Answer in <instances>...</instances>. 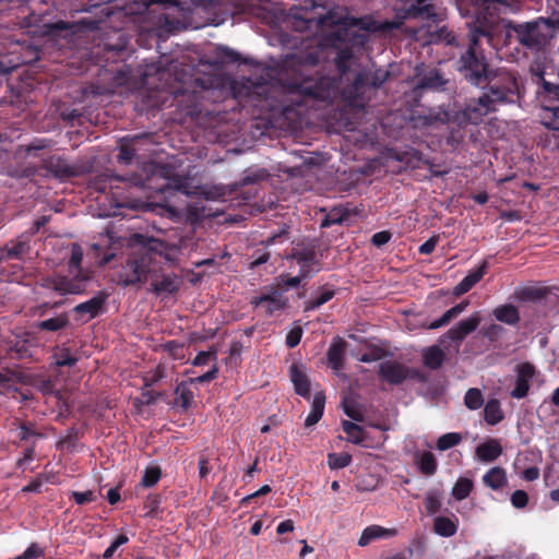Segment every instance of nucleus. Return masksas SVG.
I'll use <instances>...</instances> for the list:
<instances>
[{"mask_svg":"<svg viewBox=\"0 0 559 559\" xmlns=\"http://www.w3.org/2000/svg\"><path fill=\"white\" fill-rule=\"evenodd\" d=\"M473 490V481L469 478L461 477L452 488V496L455 500L466 499Z\"/></svg>","mask_w":559,"mask_h":559,"instance_id":"46","label":"nucleus"},{"mask_svg":"<svg viewBox=\"0 0 559 559\" xmlns=\"http://www.w3.org/2000/svg\"><path fill=\"white\" fill-rule=\"evenodd\" d=\"M516 379L510 395L513 399H524L530 391V383L536 374V368L531 362H522L515 367Z\"/></svg>","mask_w":559,"mask_h":559,"instance_id":"20","label":"nucleus"},{"mask_svg":"<svg viewBox=\"0 0 559 559\" xmlns=\"http://www.w3.org/2000/svg\"><path fill=\"white\" fill-rule=\"evenodd\" d=\"M53 145V141L47 138H35L27 144H22L16 146L13 153V158L16 164L21 166L17 169L24 167V163L28 158H38L41 162V158H47L45 156V152L51 148Z\"/></svg>","mask_w":559,"mask_h":559,"instance_id":"15","label":"nucleus"},{"mask_svg":"<svg viewBox=\"0 0 559 559\" xmlns=\"http://www.w3.org/2000/svg\"><path fill=\"white\" fill-rule=\"evenodd\" d=\"M385 355L386 352L383 348L378 346H371L366 353L361 354V356L359 357V361L367 364L373 362L381 360L382 358L385 357Z\"/></svg>","mask_w":559,"mask_h":559,"instance_id":"60","label":"nucleus"},{"mask_svg":"<svg viewBox=\"0 0 559 559\" xmlns=\"http://www.w3.org/2000/svg\"><path fill=\"white\" fill-rule=\"evenodd\" d=\"M39 169H45L47 174L61 181L83 175L82 166L71 165L68 159L60 155H49L47 158H41V164H27L21 169H13L10 176L14 178H32L38 174Z\"/></svg>","mask_w":559,"mask_h":559,"instance_id":"10","label":"nucleus"},{"mask_svg":"<svg viewBox=\"0 0 559 559\" xmlns=\"http://www.w3.org/2000/svg\"><path fill=\"white\" fill-rule=\"evenodd\" d=\"M511 503L516 509L525 508L527 506V503H528V495H527V492L522 490V489L515 490L511 495Z\"/></svg>","mask_w":559,"mask_h":559,"instance_id":"64","label":"nucleus"},{"mask_svg":"<svg viewBox=\"0 0 559 559\" xmlns=\"http://www.w3.org/2000/svg\"><path fill=\"white\" fill-rule=\"evenodd\" d=\"M548 290L544 287L525 286L514 292V297L519 301H539L547 296Z\"/></svg>","mask_w":559,"mask_h":559,"instance_id":"39","label":"nucleus"},{"mask_svg":"<svg viewBox=\"0 0 559 559\" xmlns=\"http://www.w3.org/2000/svg\"><path fill=\"white\" fill-rule=\"evenodd\" d=\"M97 498L98 493L94 490L72 491L70 493V499L73 500L79 506L94 502L97 500Z\"/></svg>","mask_w":559,"mask_h":559,"instance_id":"59","label":"nucleus"},{"mask_svg":"<svg viewBox=\"0 0 559 559\" xmlns=\"http://www.w3.org/2000/svg\"><path fill=\"white\" fill-rule=\"evenodd\" d=\"M290 380L294 384L295 392L305 397H310V382L307 374L296 365L290 367Z\"/></svg>","mask_w":559,"mask_h":559,"instance_id":"32","label":"nucleus"},{"mask_svg":"<svg viewBox=\"0 0 559 559\" xmlns=\"http://www.w3.org/2000/svg\"><path fill=\"white\" fill-rule=\"evenodd\" d=\"M468 300H463L460 304L453 306L448 309L439 319L430 322L427 325L429 330H436L441 326L449 324L453 319H455L459 314H461L468 306Z\"/></svg>","mask_w":559,"mask_h":559,"instance_id":"34","label":"nucleus"},{"mask_svg":"<svg viewBox=\"0 0 559 559\" xmlns=\"http://www.w3.org/2000/svg\"><path fill=\"white\" fill-rule=\"evenodd\" d=\"M459 528V519L452 516H437L433 520V532L442 537H452L456 534Z\"/></svg>","mask_w":559,"mask_h":559,"instance_id":"30","label":"nucleus"},{"mask_svg":"<svg viewBox=\"0 0 559 559\" xmlns=\"http://www.w3.org/2000/svg\"><path fill=\"white\" fill-rule=\"evenodd\" d=\"M352 59H353V51L350 48H343V49L338 50L337 56L335 58V64L342 75L346 74Z\"/></svg>","mask_w":559,"mask_h":559,"instance_id":"57","label":"nucleus"},{"mask_svg":"<svg viewBox=\"0 0 559 559\" xmlns=\"http://www.w3.org/2000/svg\"><path fill=\"white\" fill-rule=\"evenodd\" d=\"M100 190L108 185L110 189L118 187L117 182H123L127 187L140 188L152 191L164 197L180 192L190 195L191 183L188 177L176 175L175 168L170 165L159 163H143L140 173H132L126 176L110 175L99 180Z\"/></svg>","mask_w":559,"mask_h":559,"instance_id":"3","label":"nucleus"},{"mask_svg":"<svg viewBox=\"0 0 559 559\" xmlns=\"http://www.w3.org/2000/svg\"><path fill=\"white\" fill-rule=\"evenodd\" d=\"M307 278H311V276H306V273H304L301 271H299V273L293 277H286L285 275H280L276 278L277 284H276L275 288L283 289V294H284L288 288H294V287L299 286L300 283Z\"/></svg>","mask_w":559,"mask_h":559,"instance_id":"48","label":"nucleus"},{"mask_svg":"<svg viewBox=\"0 0 559 559\" xmlns=\"http://www.w3.org/2000/svg\"><path fill=\"white\" fill-rule=\"evenodd\" d=\"M396 528H385L377 524L369 525L362 531L358 545L360 547H366L376 539L391 538L396 536Z\"/></svg>","mask_w":559,"mask_h":559,"instance_id":"25","label":"nucleus"},{"mask_svg":"<svg viewBox=\"0 0 559 559\" xmlns=\"http://www.w3.org/2000/svg\"><path fill=\"white\" fill-rule=\"evenodd\" d=\"M342 428L343 431L347 435L348 441L355 444H362L366 440L367 433L359 425L353 421L343 420Z\"/></svg>","mask_w":559,"mask_h":559,"instance_id":"43","label":"nucleus"},{"mask_svg":"<svg viewBox=\"0 0 559 559\" xmlns=\"http://www.w3.org/2000/svg\"><path fill=\"white\" fill-rule=\"evenodd\" d=\"M31 236L26 234L20 235L16 239L10 240L2 248H0V260H22L29 253Z\"/></svg>","mask_w":559,"mask_h":559,"instance_id":"21","label":"nucleus"},{"mask_svg":"<svg viewBox=\"0 0 559 559\" xmlns=\"http://www.w3.org/2000/svg\"><path fill=\"white\" fill-rule=\"evenodd\" d=\"M269 173L264 168L247 169L241 179L234 183V191L243 195V200L249 201L257 194L255 185L265 180Z\"/></svg>","mask_w":559,"mask_h":559,"instance_id":"19","label":"nucleus"},{"mask_svg":"<svg viewBox=\"0 0 559 559\" xmlns=\"http://www.w3.org/2000/svg\"><path fill=\"white\" fill-rule=\"evenodd\" d=\"M481 321L479 312H474L466 319L461 320L454 324L445 333V337L453 342L461 343L467 335L477 330Z\"/></svg>","mask_w":559,"mask_h":559,"instance_id":"22","label":"nucleus"},{"mask_svg":"<svg viewBox=\"0 0 559 559\" xmlns=\"http://www.w3.org/2000/svg\"><path fill=\"white\" fill-rule=\"evenodd\" d=\"M504 418L499 400H489L484 407V419L488 425L495 426Z\"/></svg>","mask_w":559,"mask_h":559,"instance_id":"40","label":"nucleus"},{"mask_svg":"<svg viewBox=\"0 0 559 559\" xmlns=\"http://www.w3.org/2000/svg\"><path fill=\"white\" fill-rule=\"evenodd\" d=\"M539 117L547 129L559 131V107H542Z\"/></svg>","mask_w":559,"mask_h":559,"instance_id":"44","label":"nucleus"},{"mask_svg":"<svg viewBox=\"0 0 559 559\" xmlns=\"http://www.w3.org/2000/svg\"><path fill=\"white\" fill-rule=\"evenodd\" d=\"M135 245L119 273V283L127 287L151 281L152 290L157 294H174L178 290L177 276L163 273L164 265L170 261L166 242L134 235Z\"/></svg>","mask_w":559,"mask_h":559,"instance_id":"2","label":"nucleus"},{"mask_svg":"<svg viewBox=\"0 0 559 559\" xmlns=\"http://www.w3.org/2000/svg\"><path fill=\"white\" fill-rule=\"evenodd\" d=\"M144 139L143 135H135L132 138H122L119 142V154L117 155V162L120 165H130L136 154L138 144Z\"/></svg>","mask_w":559,"mask_h":559,"instance_id":"23","label":"nucleus"},{"mask_svg":"<svg viewBox=\"0 0 559 559\" xmlns=\"http://www.w3.org/2000/svg\"><path fill=\"white\" fill-rule=\"evenodd\" d=\"M445 80L438 70L427 72L418 82L413 80L404 82V94L407 97V105L418 103L425 91H442L445 88Z\"/></svg>","mask_w":559,"mask_h":559,"instance_id":"13","label":"nucleus"},{"mask_svg":"<svg viewBox=\"0 0 559 559\" xmlns=\"http://www.w3.org/2000/svg\"><path fill=\"white\" fill-rule=\"evenodd\" d=\"M437 460L433 453L426 451L421 454L418 461V468L421 474L426 476H431L437 472Z\"/></svg>","mask_w":559,"mask_h":559,"instance_id":"47","label":"nucleus"},{"mask_svg":"<svg viewBox=\"0 0 559 559\" xmlns=\"http://www.w3.org/2000/svg\"><path fill=\"white\" fill-rule=\"evenodd\" d=\"M492 316L497 321L512 326L519 324L521 320L519 309L512 304L496 307L492 310Z\"/></svg>","mask_w":559,"mask_h":559,"instance_id":"31","label":"nucleus"},{"mask_svg":"<svg viewBox=\"0 0 559 559\" xmlns=\"http://www.w3.org/2000/svg\"><path fill=\"white\" fill-rule=\"evenodd\" d=\"M109 295L104 290H99L91 299L78 304L73 308L75 319L82 322H88L107 311V299Z\"/></svg>","mask_w":559,"mask_h":559,"instance_id":"16","label":"nucleus"},{"mask_svg":"<svg viewBox=\"0 0 559 559\" xmlns=\"http://www.w3.org/2000/svg\"><path fill=\"white\" fill-rule=\"evenodd\" d=\"M16 437L19 438L20 441H29L32 443L33 440L36 441L37 438H43V433L37 432L34 429V425L32 423H22L19 426Z\"/></svg>","mask_w":559,"mask_h":559,"instance_id":"52","label":"nucleus"},{"mask_svg":"<svg viewBox=\"0 0 559 559\" xmlns=\"http://www.w3.org/2000/svg\"><path fill=\"white\" fill-rule=\"evenodd\" d=\"M491 29L481 23L469 29V48L460 59V71L474 85L480 86L487 81V63L483 56H477L476 46L480 37L491 38Z\"/></svg>","mask_w":559,"mask_h":559,"instance_id":"6","label":"nucleus"},{"mask_svg":"<svg viewBox=\"0 0 559 559\" xmlns=\"http://www.w3.org/2000/svg\"><path fill=\"white\" fill-rule=\"evenodd\" d=\"M83 250L80 245L72 243L68 262L69 275L55 273L41 280V286L55 290L59 295H79L85 292L90 276L83 273L81 263Z\"/></svg>","mask_w":559,"mask_h":559,"instance_id":"5","label":"nucleus"},{"mask_svg":"<svg viewBox=\"0 0 559 559\" xmlns=\"http://www.w3.org/2000/svg\"><path fill=\"white\" fill-rule=\"evenodd\" d=\"M520 102V94L516 82L512 78H507L503 84H489L487 91L478 97V105H514Z\"/></svg>","mask_w":559,"mask_h":559,"instance_id":"12","label":"nucleus"},{"mask_svg":"<svg viewBox=\"0 0 559 559\" xmlns=\"http://www.w3.org/2000/svg\"><path fill=\"white\" fill-rule=\"evenodd\" d=\"M444 360L445 354L438 345L429 346L423 350V364L431 370L441 368Z\"/></svg>","mask_w":559,"mask_h":559,"instance_id":"33","label":"nucleus"},{"mask_svg":"<svg viewBox=\"0 0 559 559\" xmlns=\"http://www.w3.org/2000/svg\"><path fill=\"white\" fill-rule=\"evenodd\" d=\"M468 300H463L460 304L453 306L448 309L439 319L430 322L427 325L429 330H436L441 326L449 324L453 319H455L459 314H461L468 306Z\"/></svg>","mask_w":559,"mask_h":559,"instance_id":"35","label":"nucleus"},{"mask_svg":"<svg viewBox=\"0 0 559 559\" xmlns=\"http://www.w3.org/2000/svg\"><path fill=\"white\" fill-rule=\"evenodd\" d=\"M163 475L162 468L157 464H148L142 475L140 486L143 488H152L158 484Z\"/></svg>","mask_w":559,"mask_h":559,"instance_id":"42","label":"nucleus"},{"mask_svg":"<svg viewBox=\"0 0 559 559\" xmlns=\"http://www.w3.org/2000/svg\"><path fill=\"white\" fill-rule=\"evenodd\" d=\"M427 0H395L401 7L395 9L393 20L373 21L370 17H354L347 13L332 9L324 14L319 13L320 5L311 2L310 7L290 9L287 24L295 31L314 32L322 37L321 44L337 48L343 43L342 27L357 26L368 32H384L400 28L408 17L418 16L428 11Z\"/></svg>","mask_w":559,"mask_h":559,"instance_id":"1","label":"nucleus"},{"mask_svg":"<svg viewBox=\"0 0 559 559\" xmlns=\"http://www.w3.org/2000/svg\"><path fill=\"white\" fill-rule=\"evenodd\" d=\"M129 542V537L124 534H120L118 535L114 540L112 543L110 544V546L104 551L103 554V559H110L114 554L117 551V549L127 544Z\"/></svg>","mask_w":559,"mask_h":559,"instance_id":"62","label":"nucleus"},{"mask_svg":"<svg viewBox=\"0 0 559 559\" xmlns=\"http://www.w3.org/2000/svg\"><path fill=\"white\" fill-rule=\"evenodd\" d=\"M23 373L17 369L0 366V394L11 390L16 391V385L22 382Z\"/></svg>","mask_w":559,"mask_h":559,"instance_id":"29","label":"nucleus"},{"mask_svg":"<svg viewBox=\"0 0 559 559\" xmlns=\"http://www.w3.org/2000/svg\"><path fill=\"white\" fill-rule=\"evenodd\" d=\"M325 406V395L323 392H317L313 396L311 411L306 417L305 426L311 427L316 425L323 416Z\"/></svg>","mask_w":559,"mask_h":559,"instance_id":"36","label":"nucleus"},{"mask_svg":"<svg viewBox=\"0 0 559 559\" xmlns=\"http://www.w3.org/2000/svg\"><path fill=\"white\" fill-rule=\"evenodd\" d=\"M70 325V318L67 312L35 322L34 326L38 332H60Z\"/></svg>","mask_w":559,"mask_h":559,"instance_id":"26","label":"nucleus"},{"mask_svg":"<svg viewBox=\"0 0 559 559\" xmlns=\"http://www.w3.org/2000/svg\"><path fill=\"white\" fill-rule=\"evenodd\" d=\"M502 447L497 439H489L476 447V456L479 461L491 463L502 454Z\"/></svg>","mask_w":559,"mask_h":559,"instance_id":"27","label":"nucleus"},{"mask_svg":"<svg viewBox=\"0 0 559 559\" xmlns=\"http://www.w3.org/2000/svg\"><path fill=\"white\" fill-rule=\"evenodd\" d=\"M162 496L159 493H150L144 501L145 516L156 518L159 513Z\"/></svg>","mask_w":559,"mask_h":559,"instance_id":"54","label":"nucleus"},{"mask_svg":"<svg viewBox=\"0 0 559 559\" xmlns=\"http://www.w3.org/2000/svg\"><path fill=\"white\" fill-rule=\"evenodd\" d=\"M189 384H191L189 382V380L181 381L176 386V390H175V394H176L175 404L177 406H180L183 411L188 409L191 406L193 399H194V394L191 391Z\"/></svg>","mask_w":559,"mask_h":559,"instance_id":"41","label":"nucleus"},{"mask_svg":"<svg viewBox=\"0 0 559 559\" xmlns=\"http://www.w3.org/2000/svg\"><path fill=\"white\" fill-rule=\"evenodd\" d=\"M251 305L255 308L262 307L265 314L272 316L288 307V298L283 295V289L271 286L267 293L253 297Z\"/></svg>","mask_w":559,"mask_h":559,"instance_id":"18","label":"nucleus"},{"mask_svg":"<svg viewBox=\"0 0 559 559\" xmlns=\"http://www.w3.org/2000/svg\"><path fill=\"white\" fill-rule=\"evenodd\" d=\"M428 515H433L441 509V493L438 490H429L424 500Z\"/></svg>","mask_w":559,"mask_h":559,"instance_id":"49","label":"nucleus"},{"mask_svg":"<svg viewBox=\"0 0 559 559\" xmlns=\"http://www.w3.org/2000/svg\"><path fill=\"white\" fill-rule=\"evenodd\" d=\"M334 296H335V292L333 289L323 288L320 294H318L313 298L305 301L304 311L309 312L317 308H320L322 305L330 301Z\"/></svg>","mask_w":559,"mask_h":559,"instance_id":"45","label":"nucleus"},{"mask_svg":"<svg viewBox=\"0 0 559 559\" xmlns=\"http://www.w3.org/2000/svg\"><path fill=\"white\" fill-rule=\"evenodd\" d=\"M53 358L58 367H72L79 360L78 357L71 354V350L68 347L58 348L53 354Z\"/></svg>","mask_w":559,"mask_h":559,"instance_id":"50","label":"nucleus"},{"mask_svg":"<svg viewBox=\"0 0 559 559\" xmlns=\"http://www.w3.org/2000/svg\"><path fill=\"white\" fill-rule=\"evenodd\" d=\"M438 120L437 116L415 115L413 107H397L390 110L378 122L388 136L399 139L404 136L409 129L430 127Z\"/></svg>","mask_w":559,"mask_h":559,"instance_id":"7","label":"nucleus"},{"mask_svg":"<svg viewBox=\"0 0 559 559\" xmlns=\"http://www.w3.org/2000/svg\"><path fill=\"white\" fill-rule=\"evenodd\" d=\"M487 262L484 261L480 266L469 272L453 289L455 296H461L469 292L486 274Z\"/></svg>","mask_w":559,"mask_h":559,"instance_id":"28","label":"nucleus"},{"mask_svg":"<svg viewBox=\"0 0 559 559\" xmlns=\"http://www.w3.org/2000/svg\"><path fill=\"white\" fill-rule=\"evenodd\" d=\"M465 406L472 411L478 409L484 404L481 391L476 388L468 389L464 396Z\"/></svg>","mask_w":559,"mask_h":559,"instance_id":"51","label":"nucleus"},{"mask_svg":"<svg viewBox=\"0 0 559 559\" xmlns=\"http://www.w3.org/2000/svg\"><path fill=\"white\" fill-rule=\"evenodd\" d=\"M352 463V455L343 453H329L328 465L331 469H340L348 466Z\"/></svg>","mask_w":559,"mask_h":559,"instance_id":"53","label":"nucleus"},{"mask_svg":"<svg viewBox=\"0 0 559 559\" xmlns=\"http://www.w3.org/2000/svg\"><path fill=\"white\" fill-rule=\"evenodd\" d=\"M483 481L492 490H500L507 484L506 471L502 467L495 466L483 476Z\"/></svg>","mask_w":559,"mask_h":559,"instance_id":"38","label":"nucleus"},{"mask_svg":"<svg viewBox=\"0 0 559 559\" xmlns=\"http://www.w3.org/2000/svg\"><path fill=\"white\" fill-rule=\"evenodd\" d=\"M346 346L347 343L338 337L332 342L326 352L328 365L336 372L344 368Z\"/></svg>","mask_w":559,"mask_h":559,"instance_id":"24","label":"nucleus"},{"mask_svg":"<svg viewBox=\"0 0 559 559\" xmlns=\"http://www.w3.org/2000/svg\"><path fill=\"white\" fill-rule=\"evenodd\" d=\"M79 429L76 427H70L66 435L57 442V449H73L79 439Z\"/></svg>","mask_w":559,"mask_h":559,"instance_id":"58","label":"nucleus"},{"mask_svg":"<svg viewBox=\"0 0 559 559\" xmlns=\"http://www.w3.org/2000/svg\"><path fill=\"white\" fill-rule=\"evenodd\" d=\"M368 107H332L329 112V132L343 133L359 129L358 119L368 112Z\"/></svg>","mask_w":559,"mask_h":559,"instance_id":"11","label":"nucleus"},{"mask_svg":"<svg viewBox=\"0 0 559 559\" xmlns=\"http://www.w3.org/2000/svg\"><path fill=\"white\" fill-rule=\"evenodd\" d=\"M379 378L392 385L402 384L406 379L424 381V376L416 369H411L396 360H385L379 365Z\"/></svg>","mask_w":559,"mask_h":559,"instance_id":"14","label":"nucleus"},{"mask_svg":"<svg viewBox=\"0 0 559 559\" xmlns=\"http://www.w3.org/2000/svg\"><path fill=\"white\" fill-rule=\"evenodd\" d=\"M519 43L530 49H539L559 32L558 17H538L511 26Z\"/></svg>","mask_w":559,"mask_h":559,"instance_id":"8","label":"nucleus"},{"mask_svg":"<svg viewBox=\"0 0 559 559\" xmlns=\"http://www.w3.org/2000/svg\"><path fill=\"white\" fill-rule=\"evenodd\" d=\"M304 107H259V114L252 111L250 131L252 136H281L282 133H295L309 127L310 122ZM321 109L322 107H310ZM258 109V107H253Z\"/></svg>","mask_w":559,"mask_h":559,"instance_id":"4","label":"nucleus"},{"mask_svg":"<svg viewBox=\"0 0 559 559\" xmlns=\"http://www.w3.org/2000/svg\"><path fill=\"white\" fill-rule=\"evenodd\" d=\"M288 259H293L299 265V271L306 273V276H313L320 271V260L314 246L297 245L292 249Z\"/></svg>","mask_w":559,"mask_h":559,"instance_id":"17","label":"nucleus"},{"mask_svg":"<svg viewBox=\"0 0 559 559\" xmlns=\"http://www.w3.org/2000/svg\"><path fill=\"white\" fill-rule=\"evenodd\" d=\"M217 57L222 62L228 61V62H237L239 61V53L227 47V46H217L216 47Z\"/></svg>","mask_w":559,"mask_h":559,"instance_id":"61","label":"nucleus"},{"mask_svg":"<svg viewBox=\"0 0 559 559\" xmlns=\"http://www.w3.org/2000/svg\"><path fill=\"white\" fill-rule=\"evenodd\" d=\"M462 441V436L459 432H448L439 437L437 440V448L440 451L449 450L457 445Z\"/></svg>","mask_w":559,"mask_h":559,"instance_id":"55","label":"nucleus"},{"mask_svg":"<svg viewBox=\"0 0 559 559\" xmlns=\"http://www.w3.org/2000/svg\"><path fill=\"white\" fill-rule=\"evenodd\" d=\"M349 217L350 212L348 209L344 206H335L331 209L329 212H326L321 222V227L328 228L331 227L332 225H342L345 222H347Z\"/></svg>","mask_w":559,"mask_h":559,"instance_id":"37","label":"nucleus"},{"mask_svg":"<svg viewBox=\"0 0 559 559\" xmlns=\"http://www.w3.org/2000/svg\"><path fill=\"white\" fill-rule=\"evenodd\" d=\"M537 94L543 95L545 100H559V85L552 84L544 79L540 81V90L537 91Z\"/></svg>","mask_w":559,"mask_h":559,"instance_id":"56","label":"nucleus"},{"mask_svg":"<svg viewBox=\"0 0 559 559\" xmlns=\"http://www.w3.org/2000/svg\"><path fill=\"white\" fill-rule=\"evenodd\" d=\"M270 259V252L265 249H257L253 251L251 255L250 267L255 269L264 263H266Z\"/></svg>","mask_w":559,"mask_h":559,"instance_id":"63","label":"nucleus"},{"mask_svg":"<svg viewBox=\"0 0 559 559\" xmlns=\"http://www.w3.org/2000/svg\"><path fill=\"white\" fill-rule=\"evenodd\" d=\"M388 79L389 72L383 69L364 70L355 76L348 87L343 90V98L348 102V105H364L376 95Z\"/></svg>","mask_w":559,"mask_h":559,"instance_id":"9","label":"nucleus"}]
</instances>
